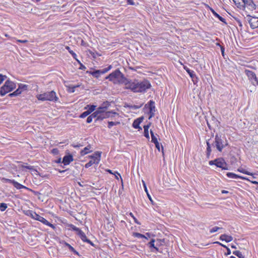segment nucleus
Instances as JSON below:
<instances>
[{"label":"nucleus","instance_id":"1","mask_svg":"<svg viewBox=\"0 0 258 258\" xmlns=\"http://www.w3.org/2000/svg\"><path fill=\"white\" fill-rule=\"evenodd\" d=\"M151 87V85L147 80L140 82L136 80L131 82L128 80V83L125 86V89H130L134 92H144Z\"/></svg>","mask_w":258,"mask_h":258},{"label":"nucleus","instance_id":"2","mask_svg":"<svg viewBox=\"0 0 258 258\" xmlns=\"http://www.w3.org/2000/svg\"><path fill=\"white\" fill-rule=\"evenodd\" d=\"M112 82L114 84H124L125 86L128 83V80L127 79L124 75L119 71L116 69L105 78Z\"/></svg>","mask_w":258,"mask_h":258},{"label":"nucleus","instance_id":"3","mask_svg":"<svg viewBox=\"0 0 258 258\" xmlns=\"http://www.w3.org/2000/svg\"><path fill=\"white\" fill-rule=\"evenodd\" d=\"M238 8L244 10L246 13L254 10L256 6L252 0H232Z\"/></svg>","mask_w":258,"mask_h":258},{"label":"nucleus","instance_id":"4","mask_svg":"<svg viewBox=\"0 0 258 258\" xmlns=\"http://www.w3.org/2000/svg\"><path fill=\"white\" fill-rule=\"evenodd\" d=\"M212 145L215 147L218 151L222 152L224 148L228 146V143L224 136L217 134Z\"/></svg>","mask_w":258,"mask_h":258},{"label":"nucleus","instance_id":"5","mask_svg":"<svg viewBox=\"0 0 258 258\" xmlns=\"http://www.w3.org/2000/svg\"><path fill=\"white\" fill-rule=\"evenodd\" d=\"M37 98L40 101H50L56 102L58 101V98L56 96V93L54 91L46 92L43 94L37 95Z\"/></svg>","mask_w":258,"mask_h":258},{"label":"nucleus","instance_id":"6","mask_svg":"<svg viewBox=\"0 0 258 258\" xmlns=\"http://www.w3.org/2000/svg\"><path fill=\"white\" fill-rule=\"evenodd\" d=\"M16 87V84L13 82L8 80H7L4 85L0 88V95L4 96L7 93L11 92Z\"/></svg>","mask_w":258,"mask_h":258},{"label":"nucleus","instance_id":"7","mask_svg":"<svg viewBox=\"0 0 258 258\" xmlns=\"http://www.w3.org/2000/svg\"><path fill=\"white\" fill-rule=\"evenodd\" d=\"M101 154V152L96 151L92 155L89 156V157L92 160L85 164V168H88L91 166L93 164H98L100 160Z\"/></svg>","mask_w":258,"mask_h":258},{"label":"nucleus","instance_id":"8","mask_svg":"<svg viewBox=\"0 0 258 258\" xmlns=\"http://www.w3.org/2000/svg\"><path fill=\"white\" fill-rule=\"evenodd\" d=\"M112 68V66L109 65L107 68L102 70H94L93 71H87V74L91 75L95 78H99L101 75L105 74Z\"/></svg>","mask_w":258,"mask_h":258},{"label":"nucleus","instance_id":"9","mask_svg":"<svg viewBox=\"0 0 258 258\" xmlns=\"http://www.w3.org/2000/svg\"><path fill=\"white\" fill-rule=\"evenodd\" d=\"M147 107L149 108V119H150L155 115V112L156 111L154 101H153V100H150L148 102V103L145 105L144 109H145Z\"/></svg>","mask_w":258,"mask_h":258},{"label":"nucleus","instance_id":"10","mask_svg":"<svg viewBox=\"0 0 258 258\" xmlns=\"http://www.w3.org/2000/svg\"><path fill=\"white\" fill-rule=\"evenodd\" d=\"M245 73L252 85L255 86L256 85H258V79L254 72L251 71L246 70L245 71Z\"/></svg>","mask_w":258,"mask_h":258},{"label":"nucleus","instance_id":"11","mask_svg":"<svg viewBox=\"0 0 258 258\" xmlns=\"http://www.w3.org/2000/svg\"><path fill=\"white\" fill-rule=\"evenodd\" d=\"M34 217H35L34 219L41 222L43 224L51 227L53 229H55V226L54 225L51 224L46 219H45L43 217L40 216L39 215L37 214V213H36V214L34 215Z\"/></svg>","mask_w":258,"mask_h":258},{"label":"nucleus","instance_id":"12","mask_svg":"<svg viewBox=\"0 0 258 258\" xmlns=\"http://www.w3.org/2000/svg\"><path fill=\"white\" fill-rule=\"evenodd\" d=\"M248 17V23L251 29H254L258 27V18L256 17H251L249 14H247Z\"/></svg>","mask_w":258,"mask_h":258},{"label":"nucleus","instance_id":"13","mask_svg":"<svg viewBox=\"0 0 258 258\" xmlns=\"http://www.w3.org/2000/svg\"><path fill=\"white\" fill-rule=\"evenodd\" d=\"M155 240L154 239H151L150 241L147 244L148 246L150 248L151 251L153 252H159V248L156 246V244H155Z\"/></svg>","mask_w":258,"mask_h":258},{"label":"nucleus","instance_id":"14","mask_svg":"<svg viewBox=\"0 0 258 258\" xmlns=\"http://www.w3.org/2000/svg\"><path fill=\"white\" fill-rule=\"evenodd\" d=\"M74 160L73 156L72 155L69 154L68 155H65L62 160V163L64 165H69L71 162Z\"/></svg>","mask_w":258,"mask_h":258},{"label":"nucleus","instance_id":"15","mask_svg":"<svg viewBox=\"0 0 258 258\" xmlns=\"http://www.w3.org/2000/svg\"><path fill=\"white\" fill-rule=\"evenodd\" d=\"M226 175L228 177L230 178H240L243 180H245L247 181H250V179H249L248 178L243 177L242 176L238 175L237 174H236L232 172H227L226 173Z\"/></svg>","mask_w":258,"mask_h":258},{"label":"nucleus","instance_id":"16","mask_svg":"<svg viewBox=\"0 0 258 258\" xmlns=\"http://www.w3.org/2000/svg\"><path fill=\"white\" fill-rule=\"evenodd\" d=\"M78 235L84 242H87L92 246H94V243L90 239L87 238L85 234L83 231L80 232Z\"/></svg>","mask_w":258,"mask_h":258},{"label":"nucleus","instance_id":"17","mask_svg":"<svg viewBox=\"0 0 258 258\" xmlns=\"http://www.w3.org/2000/svg\"><path fill=\"white\" fill-rule=\"evenodd\" d=\"M219 239L222 241H225L226 242H229L233 240V237L231 236L224 234L220 236Z\"/></svg>","mask_w":258,"mask_h":258},{"label":"nucleus","instance_id":"18","mask_svg":"<svg viewBox=\"0 0 258 258\" xmlns=\"http://www.w3.org/2000/svg\"><path fill=\"white\" fill-rule=\"evenodd\" d=\"M216 160L217 161H216V162H215V165L217 167H219V168L222 167L223 165H224L226 164V162L223 158H217V159H216Z\"/></svg>","mask_w":258,"mask_h":258},{"label":"nucleus","instance_id":"19","mask_svg":"<svg viewBox=\"0 0 258 258\" xmlns=\"http://www.w3.org/2000/svg\"><path fill=\"white\" fill-rule=\"evenodd\" d=\"M210 10L211 11V12H212V13L213 14V15L215 17H216L217 18H218L221 22H223V23H224L225 24H226V20L224 18H223V17H222L221 16H220L218 13H217L214 9H213L212 8H210Z\"/></svg>","mask_w":258,"mask_h":258},{"label":"nucleus","instance_id":"20","mask_svg":"<svg viewBox=\"0 0 258 258\" xmlns=\"http://www.w3.org/2000/svg\"><path fill=\"white\" fill-rule=\"evenodd\" d=\"M12 184L17 189H20L22 188H25L26 189H29V188L20 183L15 181V180L13 181Z\"/></svg>","mask_w":258,"mask_h":258},{"label":"nucleus","instance_id":"21","mask_svg":"<svg viewBox=\"0 0 258 258\" xmlns=\"http://www.w3.org/2000/svg\"><path fill=\"white\" fill-rule=\"evenodd\" d=\"M12 184L17 189H20L22 188H25L26 189H29V188L20 183L15 181V180L13 181Z\"/></svg>","mask_w":258,"mask_h":258},{"label":"nucleus","instance_id":"22","mask_svg":"<svg viewBox=\"0 0 258 258\" xmlns=\"http://www.w3.org/2000/svg\"><path fill=\"white\" fill-rule=\"evenodd\" d=\"M115 115H118V113L113 111H110L106 112L105 115H104V116L105 117V118L108 117H111L112 118Z\"/></svg>","mask_w":258,"mask_h":258},{"label":"nucleus","instance_id":"23","mask_svg":"<svg viewBox=\"0 0 258 258\" xmlns=\"http://www.w3.org/2000/svg\"><path fill=\"white\" fill-rule=\"evenodd\" d=\"M151 123L149 122L148 124L144 126V136L148 139H149L150 138L148 130L151 125Z\"/></svg>","mask_w":258,"mask_h":258},{"label":"nucleus","instance_id":"24","mask_svg":"<svg viewBox=\"0 0 258 258\" xmlns=\"http://www.w3.org/2000/svg\"><path fill=\"white\" fill-rule=\"evenodd\" d=\"M91 148V146L90 145H88L87 147L84 148L83 150H82L81 151V156H84L85 155L88 154V153H90L91 152L90 150V149Z\"/></svg>","mask_w":258,"mask_h":258},{"label":"nucleus","instance_id":"25","mask_svg":"<svg viewBox=\"0 0 258 258\" xmlns=\"http://www.w3.org/2000/svg\"><path fill=\"white\" fill-rule=\"evenodd\" d=\"M96 106L94 105H87L85 107L84 109H87V110L91 114L93 111H94L96 108Z\"/></svg>","mask_w":258,"mask_h":258},{"label":"nucleus","instance_id":"26","mask_svg":"<svg viewBox=\"0 0 258 258\" xmlns=\"http://www.w3.org/2000/svg\"><path fill=\"white\" fill-rule=\"evenodd\" d=\"M64 245H65V246H67L68 248L69 249V250L73 252L75 254H76V255H79V252L77 251H76L74 249V248L73 246H72L69 243L65 242H64Z\"/></svg>","mask_w":258,"mask_h":258},{"label":"nucleus","instance_id":"27","mask_svg":"<svg viewBox=\"0 0 258 258\" xmlns=\"http://www.w3.org/2000/svg\"><path fill=\"white\" fill-rule=\"evenodd\" d=\"M210 122L212 123V125L214 126L215 127H219L220 124V122L215 117L213 116L212 117L211 120H210Z\"/></svg>","mask_w":258,"mask_h":258},{"label":"nucleus","instance_id":"28","mask_svg":"<svg viewBox=\"0 0 258 258\" xmlns=\"http://www.w3.org/2000/svg\"><path fill=\"white\" fill-rule=\"evenodd\" d=\"M73 231L77 232V235H78L80 234V232H82V231L79 229V228L77 227L76 226H75L73 224H70L69 226Z\"/></svg>","mask_w":258,"mask_h":258},{"label":"nucleus","instance_id":"29","mask_svg":"<svg viewBox=\"0 0 258 258\" xmlns=\"http://www.w3.org/2000/svg\"><path fill=\"white\" fill-rule=\"evenodd\" d=\"M143 185H144L145 191H146V194L147 195L148 198H149V199L150 200V201H151V202L153 204V200H152V199L151 198V196H150V195L148 192V191L145 182L143 181Z\"/></svg>","mask_w":258,"mask_h":258},{"label":"nucleus","instance_id":"30","mask_svg":"<svg viewBox=\"0 0 258 258\" xmlns=\"http://www.w3.org/2000/svg\"><path fill=\"white\" fill-rule=\"evenodd\" d=\"M237 171L241 173H244V174H245L247 175H253L254 174L252 173L249 172L245 170L244 169H243L242 167L238 168L237 169Z\"/></svg>","mask_w":258,"mask_h":258},{"label":"nucleus","instance_id":"31","mask_svg":"<svg viewBox=\"0 0 258 258\" xmlns=\"http://www.w3.org/2000/svg\"><path fill=\"white\" fill-rule=\"evenodd\" d=\"M66 49L69 51V52L72 55L74 59H76L77 56V54L70 48V47L68 46H66Z\"/></svg>","mask_w":258,"mask_h":258},{"label":"nucleus","instance_id":"32","mask_svg":"<svg viewBox=\"0 0 258 258\" xmlns=\"http://www.w3.org/2000/svg\"><path fill=\"white\" fill-rule=\"evenodd\" d=\"M80 86V85L69 86L68 91L70 93H74L75 91V89L79 87Z\"/></svg>","mask_w":258,"mask_h":258},{"label":"nucleus","instance_id":"33","mask_svg":"<svg viewBox=\"0 0 258 258\" xmlns=\"http://www.w3.org/2000/svg\"><path fill=\"white\" fill-rule=\"evenodd\" d=\"M24 164H25V163H24L23 164L21 165L20 167L23 168H26V169H29L30 170H33V171H35L38 172L37 170L34 169V166H26V165H25ZM25 164H27V163H25Z\"/></svg>","mask_w":258,"mask_h":258},{"label":"nucleus","instance_id":"34","mask_svg":"<svg viewBox=\"0 0 258 258\" xmlns=\"http://www.w3.org/2000/svg\"><path fill=\"white\" fill-rule=\"evenodd\" d=\"M140 122L135 120L133 123V127L136 129L142 130V128L140 126Z\"/></svg>","mask_w":258,"mask_h":258},{"label":"nucleus","instance_id":"35","mask_svg":"<svg viewBox=\"0 0 258 258\" xmlns=\"http://www.w3.org/2000/svg\"><path fill=\"white\" fill-rule=\"evenodd\" d=\"M233 254L237 256L238 258H245L242 252L239 250L233 251Z\"/></svg>","mask_w":258,"mask_h":258},{"label":"nucleus","instance_id":"36","mask_svg":"<svg viewBox=\"0 0 258 258\" xmlns=\"http://www.w3.org/2000/svg\"><path fill=\"white\" fill-rule=\"evenodd\" d=\"M183 68L186 71V72L188 73V74L189 75L190 77L192 76L195 74L194 71L190 70L186 66H184Z\"/></svg>","mask_w":258,"mask_h":258},{"label":"nucleus","instance_id":"37","mask_svg":"<svg viewBox=\"0 0 258 258\" xmlns=\"http://www.w3.org/2000/svg\"><path fill=\"white\" fill-rule=\"evenodd\" d=\"M119 121H108V127L111 128L113 125H117L120 124Z\"/></svg>","mask_w":258,"mask_h":258},{"label":"nucleus","instance_id":"38","mask_svg":"<svg viewBox=\"0 0 258 258\" xmlns=\"http://www.w3.org/2000/svg\"><path fill=\"white\" fill-rule=\"evenodd\" d=\"M133 236L135 237H137V238H146L147 239H148V237H147L146 236V235H143L142 234H141L140 233H138V232H134L133 233Z\"/></svg>","mask_w":258,"mask_h":258},{"label":"nucleus","instance_id":"39","mask_svg":"<svg viewBox=\"0 0 258 258\" xmlns=\"http://www.w3.org/2000/svg\"><path fill=\"white\" fill-rule=\"evenodd\" d=\"M36 212L32 211V210H27L26 213H25V214L27 216H30L31 218H32L33 219H34V215L36 214Z\"/></svg>","mask_w":258,"mask_h":258},{"label":"nucleus","instance_id":"40","mask_svg":"<svg viewBox=\"0 0 258 258\" xmlns=\"http://www.w3.org/2000/svg\"><path fill=\"white\" fill-rule=\"evenodd\" d=\"M211 152H212L211 147H207L206 153V157L208 159L210 158Z\"/></svg>","mask_w":258,"mask_h":258},{"label":"nucleus","instance_id":"41","mask_svg":"<svg viewBox=\"0 0 258 258\" xmlns=\"http://www.w3.org/2000/svg\"><path fill=\"white\" fill-rule=\"evenodd\" d=\"M142 106V104H141L140 105H127V107L130 108V109H137L140 108H141Z\"/></svg>","mask_w":258,"mask_h":258},{"label":"nucleus","instance_id":"42","mask_svg":"<svg viewBox=\"0 0 258 258\" xmlns=\"http://www.w3.org/2000/svg\"><path fill=\"white\" fill-rule=\"evenodd\" d=\"M7 205L4 203L0 204V210L2 212H4L7 208Z\"/></svg>","mask_w":258,"mask_h":258},{"label":"nucleus","instance_id":"43","mask_svg":"<svg viewBox=\"0 0 258 258\" xmlns=\"http://www.w3.org/2000/svg\"><path fill=\"white\" fill-rule=\"evenodd\" d=\"M110 105V103L108 101H106L103 103V104L101 105V107L103 108V109H105V110L108 108V107Z\"/></svg>","mask_w":258,"mask_h":258},{"label":"nucleus","instance_id":"44","mask_svg":"<svg viewBox=\"0 0 258 258\" xmlns=\"http://www.w3.org/2000/svg\"><path fill=\"white\" fill-rule=\"evenodd\" d=\"M156 241V246H157V247L158 246H160V245H161L162 244V243H164V239H157Z\"/></svg>","mask_w":258,"mask_h":258},{"label":"nucleus","instance_id":"45","mask_svg":"<svg viewBox=\"0 0 258 258\" xmlns=\"http://www.w3.org/2000/svg\"><path fill=\"white\" fill-rule=\"evenodd\" d=\"M190 78L195 84H196L198 82L199 79L195 74Z\"/></svg>","mask_w":258,"mask_h":258},{"label":"nucleus","instance_id":"46","mask_svg":"<svg viewBox=\"0 0 258 258\" xmlns=\"http://www.w3.org/2000/svg\"><path fill=\"white\" fill-rule=\"evenodd\" d=\"M90 113L87 111H85L83 112L82 113H81L80 115V118H85L88 115H89Z\"/></svg>","mask_w":258,"mask_h":258},{"label":"nucleus","instance_id":"47","mask_svg":"<svg viewBox=\"0 0 258 258\" xmlns=\"http://www.w3.org/2000/svg\"><path fill=\"white\" fill-rule=\"evenodd\" d=\"M19 89H20V90L22 91V90H27V85H25V84H20L19 85Z\"/></svg>","mask_w":258,"mask_h":258},{"label":"nucleus","instance_id":"48","mask_svg":"<svg viewBox=\"0 0 258 258\" xmlns=\"http://www.w3.org/2000/svg\"><path fill=\"white\" fill-rule=\"evenodd\" d=\"M104 118H105V117L104 116V115L98 114V117L95 120V122H96L98 120H102Z\"/></svg>","mask_w":258,"mask_h":258},{"label":"nucleus","instance_id":"49","mask_svg":"<svg viewBox=\"0 0 258 258\" xmlns=\"http://www.w3.org/2000/svg\"><path fill=\"white\" fill-rule=\"evenodd\" d=\"M222 229V228L217 227V226H215L210 229V232L212 233L217 231L219 229Z\"/></svg>","mask_w":258,"mask_h":258},{"label":"nucleus","instance_id":"50","mask_svg":"<svg viewBox=\"0 0 258 258\" xmlns=\"http://www.w3.org/2000/svg\"><path fill=\"white\" fill-rule=\"evenodd\" d=\"M51 153L54 155H56L59 154V150L57 148H53L51 150Z\"/></svg>","mask_w":258,"mask_h":258},{"label":"nucleus","instance_id":"51","mask_svg":"<svg viewBox=\"0 0 258 258\" xmlns=\"http://www.w3.org/2000/svg\"><path fill=\"white\" fill-rule=\"evenodd\" d=\"M2 180L3 182H5V183H7V182H9V183H13V182L14 180L13 179H8V178H3L2 179Z\"/></svg>","mask_w":258,"mask_h":258},{"label":"nucleus","instance_id":"52","mask_svg":"<svg viewBox=\"0 0 258 258\" xmlns=\"http://www.w3.org/2000/svg\"><path fill=\"white\" fill-rule=\"evenodd\" d=\"M96 111L100 114H101L102 113L104 112L105 111V110L103 109V108L101 106H100L98 108V109Z\"/></svg>","mask_w":258,"mask_h":258},{"label":"nucleus","instance_id":"53","mask_svg":"<svg viewBox=\"0 0 258 258\" xmlns=\"http://www.w3.org/2000/svg\"><path fill=\"white\" fill-rule=\"evenodd\" d=\"M217 45L220 47L222 55L224 57V56H225V52H224L225 48H224V47L220 45L219 44H217Z\"/></svg>","mask_w":258,"mask_h":258},{"label":"nucleus","instance_id":"54","mask_svg":"<svg viewBox=\"0 0 258 258\" xmlns=\"http://www.w3.org/2000/svg\"><path fill=\"white\" fill-rule=\"evenodd\" d=\"M7 78V76L5 75H3L2 74H0V85Z\"/></svg>","mask_w":258,"mask_h":258},{"label":"nucleus","instance_id":"55","mask_svg":"<svg viewBox=\"0 0 258 258\" xmlns=\"http://www.w3.org/2000/svg\"><path fill=\"white\" fill-rule=\"evenodd\" d=\"M114 174V175L115 176V178L117 179H118L119 178L118 177V176L116 174H117L118 175H119L120 176V177L121 178V180L122 186H123V181H122V178L121 177L120 174L118 172H117V171L115 172Z\"/></svg>","mask_w":258,"mask_h":258},{"label":"nucleus","instance_id":"56","mask_svg":"<svg viewBox=\"0 0 258 258\" xmlns=\"http://www.w3.org/2000/svg\"><path fill=\"white\" fill-rule=\"evenodd\" d=\"M98 114H99L98 113V112L97 111H96L94 112H93L92 114H91L90 115L93 118H97L98 117Z\"/></svg>","mask_w":258,"mask_h":258},{"label":"nucleus","instance_id":"57","mask_svg":"<svg viewBox=\"0 0 258 258\" xmlns=\"http://www.w3.org/2000/svg\"><path fill=\"white\" fill-rule=\"evenodd\" d=\"M151 142L154 144L158 142V140L156 136L151 137Z\"/></svg>","mask_w":258,"mask_h":258},{"label":"nucleus","instance_id":"58","mask_svg":"<svg viewBox=\"0 0 258 258\" xmlns=\"http://www.w3.org/2000/svg\"><path fill=\"white\" fill-rule=\"evenodd\" d=\"M155 145V147L157 148V149L160 151V145L158 141L154 144Z\"/></svg>","mask_w":258,"mask_h":258},{"label":"nucleus","instance_id":"59","mask_svg":"<svg viewBox=\"0 0 258 258\" xmlns=\"http://www.w3.org/2000/svg\"><path fill=\"white\" fill-rule=\"evenodd\" d=\"M92 119H93V118L91 116V115H89L87 118V120H86V122L87 123H90L92 122Z\"/></svg>","mask_w":258,"mask_h":258},{"label":"nucleus","instance_id":"60","mask_svg":"<svg viewBox=\"0 0 258 258\" xmlns=\"http://www.w3.org/2000/svg\"><path fill=\"white\" fill-rule=\"evenodd\" d=\"M29 190H30L31 191H32L35 196H38V195H40V193L38 191H34L31 189H28Z\"/></svg>","mask_w":258,"mask_h":258},{"label":"nucleus","instance_id":"61","mask_svg":"<svg viewBox=\"0 0 258 258\" xmlns=\"http://www.w3.org/2000/svg\"><path fill=\"white\" fill-rule=\"evenodd\" d=\"M14 92L17 95V96H18L21 93L22 91L20 90V89L18 88L16 91H14Z\"/></svg>","mask_w":258,"mask_h":258},{"label":"nucleus","instance_id":"62","mask_svg":"<svg viewBox=\"0 0 258 258\" xmlns=\"http://www.w3.org/2000/svg\"><path fill=\"white\" fill-rule=\"evenodd\" d=\"M144 118V116H141V117H139V118H137V119H135V120H137V121H139V122H140V123H141L143 121V120Z\"/></svg>","mask_w":258,"mask_h":258},{"label":"nucleus","instance_id":"63","mask_svg":"<svg viewBox=\"0 0 258 258\" xmlns=\"http://www.w3.org/2000/svg\"><path fill=\"white\" fill-rule=\"evenodd\" d=\"M216 161H217L216 160V159L214 160H211L209 162V165H215V162Z\"/></svg>","mask_w":258,"mask_h":258},{"label":"nucleus","instance_id":"64","mask_svg":"<svg viewBox=\"0 0 258 258\" xmlns=\"http://www.w3.org/2000/svg\"><path fill=\"white\" fill-rule=\"evenodd\" d=\"M80 66L79 67L80 70H85L86 69V67L84 65H83L82 63H81L80 64Z\"/></svg>","mask_w":258,"mask_h":258}]
</instances>
